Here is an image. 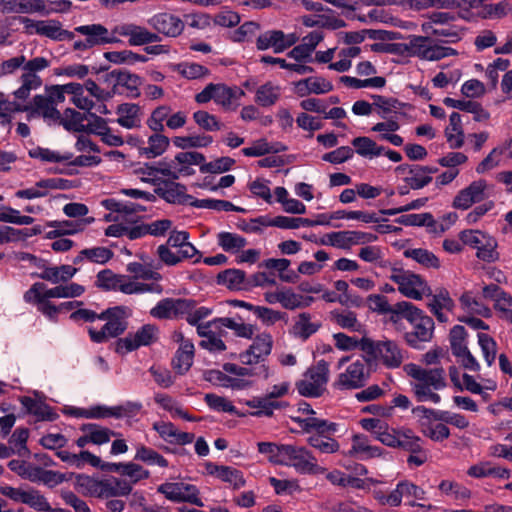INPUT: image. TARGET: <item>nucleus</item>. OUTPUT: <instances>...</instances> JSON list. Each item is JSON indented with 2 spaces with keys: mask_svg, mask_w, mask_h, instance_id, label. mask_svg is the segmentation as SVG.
<instances>
[{
  "mask_svg": "<svg viewBox=\"0 0 512 512\" xmlns=\"http://www.w3.org/2000/svg\"><path fill=\"white\" fill-rule=\"evenodd\" d=\"M75 32L85 36L83 48L118 43L120 42L118 36L128 38L130 46H144L160 41V37L155 32L135 23L118 24L111 32L101 24L82 25L76 27Z\"/></svg>",
  "mask_w": 512,
  "mask_h": 512,
  "instance_id": "obj_1",
  "label": "nucleus"
},
{
  "mask_svg": "<svg viewBox=\"0 0 512 512\" xmlns=\"http://www.w3.org/2000/svg\"><path fill=\"white\" fill-rule=\"evenodd\" d=\"M404 371L411 378V389L419 402L440 403L441 397L437 391L446 387L443 368L426 369L409 363L404 366Z\"/></svg>",
  "mask_w": 512,
  "mask_h": 512,
  "instance_id": "obj_2",
  "label": "nucleus"
},
{
  "mask_svg": "<svg viewBox=\"0 0 512 512\" xmlns=\"http://www.w3.org/2000/svg\"><path fill=\"white\" fill-rule=\"evenodd\" d=\"M290 418L304 432H315L307 438L309 446L324 454H333L339 451L340 444L333 437L339 429L337 423L321 418H302L301 416H290Z\"/></svg>",
  "mask_w": 512,
  "mask_h": 512,
  "instance_id": "obj_3",
  "label": "nucleus"
},
{
  "mask_svg": "<svg viewBox=\"0 0 512 512\" xmlns=\"http://www.w3.org/2000/svg\"><path fill=\"white\" fill-rule=\"evenodd\" d=\"M363 356L367 364L388 369L399 368L405 359L404 350L396 341L388 338L374 340L367 335H363Z\"/></svg>",
  "mask_w": 512,
  "mask_h": 512,
  "instance_id": "obj_4",
  "label": "nucleus"
},
{
  "mask_svg": "<svg viewBox=\"0 0 512 512\" xmlns=\"http://www.w3.org/2000/svg\"><path fill=\"white\" fill-rule=\"evenodd\" d=\"M245 95L244 91L237 86H227L223 83H209L195 95V101L199 104L213 100L217 105L226 111H234L240 105V99Z\"/></svg>",
  "mask_w": 512,
  "mask_h": 512,
  "instance_id": "obj_5",
  "label": "nucleus"
},
{
  "mask_svg": "<svg viewBox=\"0 0 512 512\" xmlns=\"http://www.w3.org/2000/svg\"><path fill=\"white\" fill-rule=\"evenodd\" d=\"M105 321L100 328L90 325L87 328L91 341L95 343H104L110 338H115L122 334L127 328L125 320V311L121 307L107 309L99 314V319Z\"/></svg>",
  "mask_w": 512,
  "mask_h": 512,
  "instance_id": "obj_6",
  "label": "nucleus"
},
{
  "mask_svg": "<svg viewBox=\"0 0 512 512\" xmlns=\"http://www.w3.org/2000/svg\"><path fill=\"white\" fill-rule=\"evenodd\" d=\"M281 465L293 467L300 474L319 475L326 473L313 453L304 446L286 444Z\"/></svg>",
  "mask_w": 512,
  "mask_h": 512,
  "instance_id": "obj_7",
  "label": "nucleus"
},
{
  "mask_svg": "<svg viewBox=\"0 0 512 512\" xmlns=\"http://www.w3.org/2000/svg\"><path fill=\"white\" fill-rule=\"evenodd\" d=\"M329 363L319 360L309 367L303 378L296 383L300 395L305 397H319L326 390L329 380Z\"/></svg>",
  "mask_w": 512,
  "mask_h": 512,
  "instance_id": "obj_8",
  "label": "nucleus"
},
{
  "mask_svg": "<svg viewBox=\"0 0 512 512\" xmlns=\"http://www.w3.org/2000/svg\"><path fill=\"white\" fill-rule=\"evenodd\" d=\"M390 280L397 284L399 292L407 298L421 300L431 294L427 281L409 270L392 269Z\"/></svg>",
  "mask_w": 512,
  "mask_h": 512,
  "instance_id": "obj_9",
  "label": "nucleus"
},
{
  "mask_svg": "<svg viewBox=\"0 0 512 512\" xmlns=\"http://www.w3.org/2000/svg\"><path fill=\"white\" fill-rule=\"evenodd\" d=\"M459 238L464 245L477 250L478 259L484 262H494L498 259L497 241L489 234L480 230H464L459 234Z\"/></svg>",
  "mask_w": 512,
  "mask_h": 512,
  "instance_id": "obj_10",
  "label": "nucleus"
},
{
  "mask_svg": "<svg viewBox=\"0 0 512 512\" xmlns=\"http://www.w3.org/2000/svg\"><path fill=\"white\" fill-rule=\"evenodd\" d=\"M126 271L130 279L139 285L151 288V290L149 289L139 294H161L163 292V287L159 284L162 280V275L151 262H130L126 265Z\"/></svg>",
  "mask_w": 512,
  "mask_h": 512,
  "instance_id": "obj_11",
  "label": "nucleus"
},
{
  "mask_svg": "<svg viewBox=\"0 0 512 512\" xmlns=\"http://www.w3.org/2000/svg\"><path fill=\"white\" fill-rule=\"evenodd\" d=\"M96 286L106 291H120L127 295L139 294L150 289L139 285L126 274H116L109 269L102 270L97 274Z\"/></svg>",
  "mask_w": 512,
  "mask_h": 512,
  "instance_id": "obj_12",
  "label": "nucleus"
},
{
  "mask_svg": "<svg viewBox=\"0 0 512 512\" xmlns=\"http://www.w3.org/2000/svg\"><path fill=\"white\" fill-rule=\"evenodd\" d=\"M366 364L365 358L350 362L338 373L333 387L337 390H353L364 386L369 376Z\"/></svg>",
  "mask_w": 512,
  "mask_h": 512,
  "instance_id": "obj_13",
  "label": "nucleus"
},
{
  "mask_svg": "<svg viewBox=\"0 0 512 512\" xmlns=\"http://www.w3.org/2000/svg\"><path fill=\"white\" fill-rule=\"evenodd\" d=\"M409 52L426 61H438L458 54L452 47L431 44L429 37L425 36L412 37L409 41Z\"/></svg>",
  "mask_w": 512,
  "mask_h": 512,
  "instance_id": "obj_14",
  "label": "nucleus"
},
{
  "mask_svg": "<svg viewBox=\"0 0 512 512\" xmlns=\"http://www.w3.org/2000/svg\"><path fill=\"white\" fill-rule=\"evenodd\" d=\"M492 192L493 186L486 180H475L456 194L453 199V207L460 210H467L472 205L488 199L492 195Z\"/></svg>",
  "mask_w": 512,
  "mask_h": 512,
  "instance_id": "obj_15",
  "label": "nucleus"
},
{
  "mask_svg": "<svg viewBox=\"0 0 512 512\" xmlns=\"http://www.w3.org/2000/svg\"><path fill=\"white\" fill-rule=\"evenodd\" d=\"M157 491L172 502H187L199 507L204 506L198 488L192 484L167 482L158 486Z\"/></svg>",
  "mask_w": 512,
  "mask_h": 512,
  "instance_id": "obj_16",
  "label": "nucleus"
},
{
  "mask_svg": "<svg viewBox=\"0 0 512 512\" xmlns=\"http://www.w3.org/2000/svg\"><path fill=\"white\" fill-rule=\"evenodd\" d=\"M273 344V337L270 333L257 334L250 346L240 353L241 363L249 366L264 363L272 352Z\"/></svg>",
  "mask_w": 512,
  "mask_h": 512,
  "instance_id": "obj_17",
  "label": "nucleus"
},
{
  "mask_svg": "<svg viewBox=\"0 0 512 512\" xmlns=\"http://www.w3.org/2000/svg\"><path fill=\"white\" fill-rule=\"evenodd\" d=\"M377 239V236L372 233L362 231L346 230L330 232L323 236L321 243L339 249H350L356 245H365Z\"/></svg>",
  "mask_w": 512,
  "mask_h": 512,
  "instance_id": "obj_18",
  "label": "nucleus"
},
{
  "mask_svg": "<svg viewBox=\"0 0 512 512\" xmlns=\"http://www.w3.org/2000/svg\"><path fill=\"white\" fill-rule=\"evenodd\" d=\"M159 330L155 325L145 324L136 332L129 333L126 337L116 342L117 353H128L141 346H148L157 341Z\"/></svg>",
  "mask_w": 512,
  "mask_h": 512,
  "instance_id": "obj_19",
  "label": "nucleus"
},
{
  "mask_svg": "<svg viewBox=\"0 0 512 512\" xmlns=\"http://www.w3.org/2000/svg\"><path fill=\"white\" fill-rule=\"evenodd\" d=\"M221 327L218 318L206 324L198 325L197 333L202 338L199 342V346L211 353L224 352L227 348L222 339L224 332H217Z\"/></svg>",
  "mask_w": 512,
  "mask_h": 512,
  "instance_id": "obj_20",
  "label": "nucleus"
},
{
  "mask_svg": "<svg viewBox=\"0 0 512 512\" xmlns=\"http://www.w3.org/2000/svg\"><path fill=\"white\" fill-rule=\"evenodd\" d=\"M299 39L295 33L285 34L281 30H269L259 35L256 46L259 50L273 49L275 53H281L293 46Z\"/></svg>",
  "mask_w": 512,
  "mask_h": 512,
  "instance_id": "obj_21",
  "label": "nucleus"
},
{
  "mask_svg": "<svg viewBox=\"0 0 512 512\" xmlns=\"http://www.w3.org/2000/svg\"><path fill=\"white\" fill-rule=\"evenodd\" d=\"M148 24L157 32L167 37H178L185 28L184 22L176 15L161 12L148 19Z\"/></svg>",
  "mask_w": 512,
  "mask_h": 512,
  "instance_id": "obj_22",
  "label": "nucleus"
},
{
  "mask_svg": "<svg viewBox=\"0 0 512 512\" xmlns=\"http://www.w3.org/2000/svg\"><path fill=\"white\" fill-rule=\"evenodd\" d=\"M189 309V299L165 298L151 309L150 314L157 319H172L184 317V314L187 313Z\"/></svg>",
  "mask_w": 512,
  "mask_h": 512,
  "instance_id": "obj_23",
  "label": "nucleus"
},
{
  "mask_svg": "<svg viewBox=\"0 0 512 512\" xmlns=\"http://www.w3.org/2000/svg\"><path fill=\"white\" fill-rule=\"evenodd\" d=\"M67 187V180L61 178L42 179L29 188L16 191L15 196L20 199L31 200L45 197L51 190H62L66 189Z\"/></svg>",
  "mask_w": 512,
  "mask_h": 512,
  "instance_id": "obj_24",
  "label": "nucleus"
},
{
  "mask_svg": "<svg viewBox=\"0 0 512 512\" xmlns=\"http://www.w3.org/2000/svg\"><path fill=\"white\" fill-rule=\"evenodd\" d=\"M332 90L333 84L321 76H310L293 83V92L299 97L326 94Z\"/></svg>",
  "mask_w": 512,
  "mask_h": 512,
  "instance_id": "obj_25",
  "label": "nucleus"
},
{
  "mask_svg": "<svg viewBox=\"0 0 512 512\" xmlns=\"http://www.w3.org/2000/svg\"><path fill=\"white\" fill-rule=\"evenodd\" d=\"M395 492L398 495V506L402 502V498H406L409 500L410 506H418L426 511H432L435 509V507L431 504H423V503H416L414 500H425L426 499V492L423 488L420 486H417L411 481L403 480L400 481L395 488Z\"/></svg>",
  "mask_w": 512,
  "mask_h": 512,
  "instance_id": "obj_26",
  "label": "nucleus"
},
{
  "mask_svg": "<svg viewBox=\"0 0 512 512\" xmlns=\"http://www.w3.org/2000/svg\"><path fill=\"white\" fill-rule=\"evenodd\" d=\"M205 156L195 151L180 152L173 158L177 178L192 176L195 174L194 166H199L204 162Z\"/></svg>",
  "mask_w": 512,
  "mask_h": 512,
  "instance_id": "obj_27",
  "label": "nucleus"
},
{
  "mask_svg": "<svg viewBox=\"0 0 512 512\" xmlns=\"http://www.w3.org/2000/svg\"><path fill=\"white\" fill-rule=\"evenodd\" d=\"M359 423L364 430L374 435L382 444L387 446V444L394 443V438L391 434L392 427L389 426L384 418H363Z\"/></svg>",
  "mask_w": 512,
  "mask_h": 512,
  "instance_id": "obj_28",
  "label": "nucleus"
},
{
  "mask_svg": "<svg viewBox=\"0 0 512 512\" xmlns=\"http://www.w3.org/2000/svg\"><path fill=\"white\" fill-rule=\"evenodd\" d=\"M382 449L378 446L371 445L367 436L356 434L352 437L351 448L346 453L349 457H357L362 460L380 457Z\"/></svg>",
  "mask_w": 512,
  "mask_h": 512,
  "instance_id": "obj_29",
  "label": "nucleus"
},
{
  "mask_svg": "<svg viewBox=\"0 0 512 512\" xmlns=\"http://www.w3.org/2000/svg\"><path fill=\"white\" fill-rule=\"evenodd\" d=\"M27 112L29 117H43L49 120L59 119L60 112L53 106L52 101L45 95H36L28 103Z\"/></svg>",
  "mask_w": 512,
  "mask_h": 512,
  "instance_id": "obj_30",
  "label": "nucleus"
},
{
  "mask_svg": "<svg viewBox=\"0 0 512 512\" xmlns=\"http://www.w3.org/2000/svg\"><path fill=\"white\" fill-rule=\"evenodd\" d=\"M96 487L98 496L103 498L126 496L132 490L128 481L115 477L97 482Z\"/></svg>",
  "mask_w": 512,
  "mask_h": 512,
  "instance_id": "obj_31",
  "label": "nucleus"
},
{
  "mask_svg": "<svg viewBox=\"0 0 512 512\" xmlns=\"http://www.w3.org/2000/svg\"><path fill=\"white\" fill-rule=\"evenodd\" d=\"M400 129V124L396 118H389L385 121L378 122L372 126L371 131L377 133L380 141H387L394 146L403 145V138L396 132Z\"/></svg>",
  "mask_w": 512,
  "mask_h": 512,
  "instance_id": "obj_32",
  "label": "nucleus"
},
{
  "mask_svg": "<svg viewBox=\"0 0 512 512\" xmlns=\"http://www.w3.org/2000/svg\"><path fill=\"white\" fill-rule=\"evenodd\" d=\"M26 480L33 483L55 486L64 481V476L59 472L44 469L37 463L29 462Z\"/></svg>",
  "mask_w": 512,
  "mask_h": 512,
  "instance_id": "obj_33",
  "label": "nucleus"
},
{
  "mask_svg": "<svg viewBox=\"0 0 512 512\" xmlns=\"http://www.w3.org/2000/svg\"><path fill=\"white\" fill-rule=\"evenodd\" d=\"M207 471L221 481L230 484L235 489H239L245 485L242 472L236 468L210 463L207 465Z\"/></svg>",
  "mask_w": 512,
  "mask_h": 512,
  "instance_id": "obj_34",
  "label": "nucleus"
},
{
  "mask_svg": "<svg viewBox=\"0 0 512 512\" xmlns=\"http://www.w3.org/2000/svg\"><path fill=\"white\" fill-rule=\"evenodd\" d=\"M170 144V140L162 132H154L141 147V155L146 159H154L166 152Z\"/></svg>",
  "mask_w": 512,
  "mask_h": 512,
  "instance_id": "obj_35",
  "label": "nucleus"
},
{
  "mask_svg": "<svg viewBox=\"0 0 512 512\" xmlns=\"http://www.w3.org/2000/svg\"><path fill=\"white\" fill-rule=\"evenodd\" d=\"M412 326L413 331L406 334V341L411 347L419 348L421 342H427L432 338L434 322L429 316H426Z\"/></svg>",
  "mask_w": 512,
  "mask_h": 512,
  "instance_id": "obj_36",
  "label": "nucleus"
},
{
  "mask_svg": "<svg viewBox=\"0 0 512 512\" xmlns=\"http://www.w3.org/2000/svg\"><path fill=\"white\" fill-rule=\"evenodd\" d=\"M255 222L266 227H277L281 229H298L300 227L313 225V222L307 218H294L282 215L273 218L261 216L258 217Z\"/></svg>",
  "mask_w": 512,
  "mask_h": 512,
  "instance_id": "obj_37",
  "label": "nucleus"
},
{
  "mask_svg": "<svg viewBox=\"0 0 512 512\" xmlns=\"http://www.w3.org/2000/svg\"><path fill=\"white\" fill-rule=\"evenodd\" d=\"M330 320L342 329L366 335L365 326L358 320L357 314L351 310H333Z\"/></svg>",
  "mask_w": 512,
  "mask_h": 512,
  "instance_id": "obj_38",
  "label": "nucleus"
},
{
  "mask_svg": "<svg viewBox=\"0 0 512 512\" xmlns=\"http://www.w3.org/2000/svg\"><path fill=\"white\" fill-rule=\"evenodd\" d=\"M117 123L126 128H137L141 124V109L137 104L124 103L117 107Z\"/></svg>",
  "mask_w": 512,
  "mask_h": 512,
  "instance_id": "obj_39",
  "label": "nucleus"
},
{
  "mask_svg": "<svg viewBox=\"0 0 512 512\" xmlns=\"http://www.w3.org/2000/svg\"><path fill=\"white\" fill-rule=\"evenodd\" d=\"M392 437L394 438V443L387 444L388 447H400L406 449L410 452H419L420 451V438L416 436L411 429L401 428L395 429L392 428L391 431Z\"/></svg>",
  "mask_w": 512,
  "mask_h": 512,
  "instance_id": "obj_40",
  "label": "nucleus"
},
{
  "mask_svg": "<svg viewBox=\"0 0 512 512\" xmlns=\"http://www.w3.org/2000/svg\"><path fill=\"white\" fill-rule=\"evenodd\" d=\"M194 344L189 339L181 337L180 347L178 348L173 360V367L179 374L186 373L193 364Z\"/></svg>",
  "mask_w": 512,
  "mask_h": 512,
  "instance_id": "obj_41",
  "label": "nucleus"
},
{
  "mask_svg": "<svg viewBox=\"0 0 512 512\" xmlns=\"http://www.w3.org/2000/svg\"><path fill=\"white\" fill-rule=\"evenodd\" d=\"M217 245L226 253L237 255L247 245V240L235 232L221 231L216 236Z\"/></svg>",
  "mask_w": 512,
  "mask_h": 512,
  "instance_id": "obj_42",
  "label": "nucleus"
},
{
  "mask_svg": "<svg viewBox=\"0 0 512 512\" xmlns=\"http://www.w3.org/2000/svg\"><path fill=\"white\" fill-rule=\"evenodd\" d=\"M3 9L13 13H35L46 10L44 0H1Z\"/></svg>",
  "mask_w": 512,
  "mask_h": 512,
  "instance_id": "obj_43",
  "label": "nucleus"
},
{
  "mask_svg": "<svg viewBox=\"0 0 512 512\" xmlns=\"http://www.w3.org/2000/svg\"><path fill=\"white\" fill-rule=\"evenodd\" d=\"M77 271L72 265L49 266L41 271L39 277L52 284H58L69 281Z\"/></svg>",
  "mask_w": 512,
  "mask_h": 512,
  "instance_id": "obj_44",
  "label": "nucleus"
},
{
  "mask_svg": "<svg viewBox=\"0 0 512 512\" xmlns=\"http://www.w3.org/2000/svg\"><path fill=\"white\" fill-rule=\"evenodd\" d=\"M169 68L188 80L202 79L210 74L207 67L194 62L171 63Z\"/></svg>",
  "mask_w": 512,
  "mask_h": 512,
  "instance_id": "obj_45",
  "label": "nucleus"
},
{
  "mask_svg": "<svg viewBox=\"0 0 512 512\" xmlns=\"http://www.w3.org/2000/svg\"><path fill=\"white\" fill-rule=\"evenodd\" d=\"M281 96V87L273 82L260 85L255 91V102L262 107L273 106Z\"/></svg>",
  "mask_w": 512,
  "mask_h": 512,
  "instance_id": "obj_46",
  "label": "nucleus"
},
{
  "mask_svg": "<svg viewBox=\"0 0 512 512\" xmlns=\"http://www.w3.org/2000/svg\"><path fill=\"white\" fill-rule=\"evenodd\" d=\"M21 404L39 421H53L57 417V414L50 406L31 397H23L21 399Z\"/></svg>",
  "mask_w": 512,
  "mask_h": 512,
  "instance_id": "obj_47",
  "label": "nucleus"
},
{
  "mask_svg": "<svg viewBox=\"0 0 512 512\" xmlns=\"http://www.w3.org/2000/svg\"><path fill=\"white\" fill-rule=\"evenodd\" d=\"M445 136L449 146L453 149L460 148L464 144L461 116L453 112L449 117V125L445 129Z\"/></svg>",
  "mask_w": 512,
  "mask_h": 512,
  "instance_id": "obj_48",
  "label": "nucleus"
},
{
  "mask_svg": "<svg viewBox=\"0 0 512 512\" xmlns=\"http://www.w3.org/2000/svg\"><path fill=\"white\" fill-rule=\"evenodd\" d=\"M135 450L136 453L134 456V460L143 462L147 465H155L162 468H166L169 465L168 460L164 456H162L153 448L145 446L144 444H135Z\"/></svg>",
  "mask_w": 512,
  "mask_h": 512,
  "instance_id": "obj_49",
  "label": "nucleus"
},
{
  "mask_svg": "<svg viewBox=\"0 0 512 512\" xmlns=\"http://www.w3.org/2000/svg\"><path fill=\"white\" fill-rule=\"evenodd\" d=\"M276 201L282 205L283 210L290 214H305L306 206L298 199L289 197V193L284 187L274 189Z\"/></svg>",
  "mask_w": 512,
  "mask_h": 512,
  "instance_id": "obj_50",
  "label": "nucleus"
},
{
  "mask_svg": "<svg viewBox=\"0 0 512 512\" xmlns=\"http://www.w3.org/2000/svg\"><path fill=\"white\" fill-rule=\"evenodd\" d=\"M312 301V297L295 293L291 288H281L280 304L285 309L294 310L297 308L308 307Z\"/></svg>",
  "mask_w": 512,
  "mask_h": 512,
  "instance_id": "obj_51",
  "label": "nucleus"
},
{
  "mask_svg": "<svg viewBox=\"0 0 512 512\" xmlns=\"http://www.w3.org/2000/svg\"><path fill=\"white\" fill-rule=\"evenodd\" d=\"M24 298H40L49 301L52 298H64L62 285L48 288L44 283L36 282L24 293Z\"/></svg>",
  "mask_w": 512,
  "mask_h": 512,
  "instance_id": "obj_52",
  "label": "nucleus"
},
{
  "mask_svg": "<svg viewBox=\"0 0 512 512\" xmlns=\"http://www.w3.org/2000/svg\"><path fill=\"white\" fill-rule=\"evenodd\" d=\"M104 57L111 63L114 64H126V65H134L138 62L146 63L148 61V57L142 54H138L133 52L132 50H121V51H110L105 52Z\"/></svg>",
  "mask_w": 512,
  "mask_h": 512,
  "instance_id": "obj_53",
  "label": "nucleus"
},
{
  "mask_svg": "<svg viewBox=\"0 0 512 512\" xmlns=\"http://www.w3.org/2000/svg\"><path fill=\"white\" fill-rule=\"evenodd\" d=\"M320 327V324L313 322L311 316L307 313H301L297 316L292 327V333L303 340L308 339Z\"/></svg>",
  "mask_w": 512,
  "mask_h": 512,
  "instance_id": "obj_54",
  "label": "nucleus"
},
{
  "mask_svg": "<svg viewBox=\"0 0 512 512\" xmlns=\"http://www.w3.org/2000/svg\"><path fill=\"white\" fill-rule=\"evenodd\" d=\"M404 255L407 258H410L414 261H416L418 264L425 268H432V269H438L440 268V260L439 258L432 253L431 251L427 249L422 248H414V249H407L404 252Z\"/></svg>",
  "mask_w": 512,
  "mask_h": 512,
  "instance_id": "obj_55",
  "label": "nucleus"
},
{
  "mask_svg": "<svg viewBox=\"0 0 512 512\" xmlns=\"http://www.w3.org/2000/svg\"><path fill=\"white\" fill-rule=\"evenodd\" d=\"M352 145L357 154L368 158L378 157L382 155L385 150L383 146H379L374 140L365 136L354 138Z\"/></svg>",
  "mask_w": 512,
  "mask_h": 512,
  "instance_id": "obj_56",
  "label": "nucleus"
},
{
  "mask_svg": "<svg viewBox=\"0 0 512 512\" xmlns=\"http://www.w3.org/2000/svg\"><path fill=\"white\" fill-rule=\"evenodd\" d=\"M70 101L79 109L90 111L94 107V101L86 93L85 88L79 83H68Z\"/></svg>",
  "mask_w": 512,
  "mask_h": 512,
  "instance_id": "obj_57",
  "label": "nucleus"
},
{
  "mask_svg": "<svg viewBox=\"0 0 512 512\" xmlns=\"http://www.w3.org/2000/svg\"><path fill=\"white\" fill-rule=\"evenodd\" d=\"M246 405L250 408L257 409L256 412L252 413L255 416H272L276 409L283 407L284 402L270 400L266 395L260 398H254L246 402Z\"/></svg>",
  "mask_w": 512,
  "mask_h": 512,
  "instance_id": "obj_58",
  "label": "nucleus"
},
{
  "mask_svg": "<svg viewBox=\"0 0 512 512\" xmlns=\"http://www.w3.org/2000/svg\"><path fill=\"white\" fill-rule=\"evenodd\" d=\"M80 430L87 432L90 442L95 445L108 443L111 437L118 435L114 431L96 424H84Z\"/></svg>",
  "mask_w": 512,
  "mask_h": 512,
  "instance_id": "obj_59",
  "label": "nucleus"
},
{
  "mask_svg": "<svg viewBox=\"0 0 512 512\" xmlns=\"http://www.w3.org/2000/svg\"><path fill=\"white\" fill-rule=\"evenodd\" d=\"M92 222H94V218L87 217L76 221L66 220L54 222L51 226L56 228L54 232L59 235H70L82 232Z\"/></svg>",
  "mask_w": 512,
  "mask_h": 512,
  "instance_id": "obj_60",
  "label": "nucleus"
},
{
  "mask_svg": "<svg viewBox=\"0 0 512 512\" xmlns=\"http://www.w3.org/2000/svg\"><path fill=\"white\" fill-rule=\"evenodd\" d=\"M430 173L431 170L426 167L415 166L405 177V182L412 189H421L432 181Z\"/></svg>",
  "mask_w": 512,
  "mask_h": 512,
  "instance_id": "obj_61",
  "label": "nucleus"
},
{
  "mask_svg": "<svg viewBox=\"0 0 512 512\" xmlns=\"http://www.w3.org/2000/svg\"><path fill=\"white\" fill-rule=\"evenodd\" d=\"M218 322L222 327L229 328L234 331L235 335L245 339H252L255 333V327L252 324L238 322L233 318L221 317Z\"/></svg>",
  "mask_w": 512,
  "mask_h": 512,
  "instance_id": "obj_62",
  "label": "nucleus"
},
{
  "mask_svg": "<svg viewBox=\"0 0 512 512\" xmlns=\"http://www.w3.org/2000/svg\"><path fill=\"white\" fill-rule=\"evenodd\" d=\"M477 340L486 364L489 367L492 366L497 355L496 341L490 335L484 332H479L477 334Z\"/></svg>",
  "mask_w": 512,
  "mask_h": 512,
  "instance_id": "obj_63",
  "label": "nucleus"
},
{
  "mask_svg": "<svg viewBox=\"0 0 512 512\" xmlns=\"http://www.w3.org/2000/svg\"><path fill=\"white\" fill-rule=\"evenodd\" d=\"M392 314L407 319L412 325L426 317L420 309L406 301L395 304L393 306Z\"/></svg>",
  "mask_w": 512,
  "mask_h": 512,
  "instance_id": "obj_64",
  "label": "nucleus"
}]
</instances>
